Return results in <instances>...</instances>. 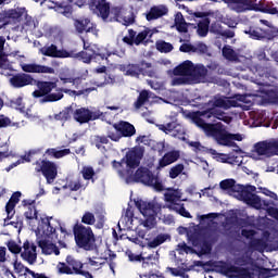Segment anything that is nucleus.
Masks as SVG:
<instances>
[{
    "label": "nucleus",
    "mask_w": 278,
    "mask_h": 278,
    "mask_svg": "<svg viewBox=\"0 0 278 278\" xmlns=\"http://www.w3.org/2000/svg\"><path fill=\"white\" fill-rule=\"evenodd\" d=\"M9 84L12 88H25L26 86H37L33 92L35 99H40L39 103H55L64 99V89L58 87V83L51 80H37L27 73L11 74Z\"/></svg>",
    "instance_id": "obj_1"
},
{
    "label": "nucleus",
    "mask_w": 278,
    "mask_h": 278,
    "mask_svg": "<svg viewBox=\"0 0 278 278\" xmlns=\"http://www.w3.org/2000/svg\"><path fill=\"white\" fill-rule=\"evenodd\" d=\"M214 268L215 273L219 275H224V277L228 278H273L275 274L273 269H268L266 267H262L257 264L249 267H238L232 265L231 263H227L225 261H215L211 264Z\"/></svg>",
    "instance_id": "obj_2"
},
{
    "label": "nucleus",
    "mask_w": 278,
    "mask_h": 278,
    "mask_svg": "<svg viewBox=\"0 0 278 278\" xmlns=\"http://www.w3.org/2000/svg\"><path fill=\"white\" fill-rule=\"evenodd\" d=\"M219 188L222 190H227L230 194H237L240 201L247 203L254 210H262V198L260 195L253 193L257 188L255 186H244L236 184V179L229 178L224 179L219 182Z\"/></svg>",
    "instance_id": "obj_3"
},
{
    "label": "nucleus",
    "mask_w": 278,
    "mask_h": 278,
    "mask_svg": "<svg viewBox=\"0 0 278 278\" xmlns=\"http://www.w3.org/2000/svg\"><path fill=\"white\" fill-rule=\"evenodd\" d=\"M238 100H233L231 98H215L213 101V108L198 111L191 114V121L197 125V127H203L204 125H210L203 118H212L216 116V109L220 108L222 110H231V108H238Z\"/></svg>",
    "instance_id": "obj_4"
},
{
    "label": "nucleus",
    "mask_w": 278,
    "mask_h": 278,
    "mask_svg": "<svg viewBox=\"0 0 278 278\" xmlns=\"http://www.w3.org/2000/svg\"><path fill=\"white\" fill-rule=\"evenodd\" d=\"M74 240L78 249L84 251H94L97 249V237L90 226L75 224L73 227Z\"/></svg>",
    "instance_id": "obj_5"
},
{
    "label": "nucleus",
    "mask_w": 278,
    "mask_h": 278,
    "mask_svg": "<svg viewBox=\"0 0 278 278\" xmlns=\"http://www.w3.org/2000/svg\"><path fill=\"white\" fill-rule=\"evenodd\" d=\"M135 205L146 218L142 222L143 227L147 229H153L157 225V204H155V202L137 200L135 201Z\"/></svg>",
    "instance_id": "obj_6"
},
{
    "label": "nucleus",
    "mask_w": 278,
    "mask_h": 278,
    "mask_svg": "<svg viewBox=\"0 0 278 278\" xmlns=\"http://www.w3.org/2000/svg\"><path fill=\"white\" fill-rule=\"evenodd\" d=\"M153 68V64L142 60L139 61L138 63H129V64H124L121 65L119 70L122 73L127 75L128 77H140L142 75L143 77H154L155 71L150 70Z\"/></svg>",
    "instance_id": "obj_7"
},
{
    "label": "nucleus",
    "mask_w": 278,
    "mask_h": 278,
    "mask_svg": "<svg viewBox=\"0 0 278 278\" xmlns=\"http://www.w3.org/2000/svg\"><path fill=\"white\" fill-rule=\"evenodd\" d=\"M134 179L138 184H143V186L153 188L156 192H163L164 190V185L160 180V177L155 176L153 172L147 167L137 168Z\"/></svg>",
    "instance_id": "obj_8"
},
{
    "label": "nucleus",
    "mask_w": 278,
    "mask_h": 278,
    "mask_svg": "<svg viewBox=\"0 0 278 278\" xmlns=\"http://www.w3.org/2000/svg\"><path fill=\"white\" fill-rule=\"evenodd\" d=\"M115 130H108V138L112 142H121L122 138H131L136 136V126L129 122L119 121L113 124Z\"/></svg>",
    "instance_id": "obj_9"
},
{
    "label": "nucleus",
    "mask_w": 278,
    "mask_h": 278,
    "mask_svg": "<svg viewBox=\"0 0 278 278\" xmlns=\"http://www.w3.org/2000/svg\"><path fill=\"white\" fill-rule=\"evenodd\" d=\"M204 126H200V129H203L204 134L210 138H213L217 144L224 147V144H229V136H227V129L223 123L215 124H202Z\"/></svg>",
    "instance_id": "obj_10"
},
{
    "label": "nucleus",
    "mask_w": 278,
    "mask_h": 278,
    "mask_svg": "<svg viewBox=\"0 0 278 278\" xmlns=\"http://www.w3.org/2000/svg\"><path fill=\"white\" fill-rule=\"evenodd\" d=\"M35 173H41L47 184H53L58 179V164L51 161H36Z\"/></svg>",
    "instance_id": "obj_11"
},
{
    "label": "nucleus",
    "mask_w": 278,
    "mask_h": 278,
    "mask_svg": "<svg viewBox=\"0 0 278 278\" xmlns=\"http://www.w3.org/2000/svg\"><path fill=\"white\" fill-rule=\"evenodd\" d=\"M89 10L108 23V18H110V2L108 0H89Z\"/></svg>",
    "instance_id": "obj_12"
},
{
    "label": "nucleus",
    "mask_w": 278,
    "mask_h": 278,
    "mask_svg": "<svg viewBox=\"0 0 278 278\" xmlns=\"http://www.w3.org/2000/svg\"><path fill=\"white\" fill-rule=\"evenodd\" d=\"M74 27L77 34H93V36H99V29H97V24H93L89 17H80L74 20Z\"/></svg>",
    "instance_id": "obj_13"
},
{
    "label": "nucleus",
    "mask_w": 278,
    "mask_h": 278,
    "mask_svg": "<svg viewBox=\"0 0 278 278\" xmlns=\"http://www.w3.org/2000/svg\"><path fill=\"white\" fill-rule=\"evenodd\" d=\"M73 116H74V121H76V123L84 125L86 123H90V121L99 119L101 115L97 112L90 111V109L80 108V109H76L74 111Z\"/></svg>",
    "instance_id": "obj_14"
},
{
    "label": "nucleus",
    "mask_w": 278,
    "mask_h": 278,
    "mask_svg": "<svg viewBox=\"0 0 278 278\" xmlns=\"http://www.w3.org/2000/svg\"><path fill=\"white\" fill-rule=\"evenodd\" d=\"M142 160V152L138 149H132L126 152L123 162L126 164L128 170H136L140 166Z\"/></svg>",
    "instance_id": "obj_15"
},
{
    "label": "nucleus",
    "mask_w": 278,
    "mask_h": 278,
    "mask_svg": "<svg viewBox=\"0 0 278 278\" xmlns=\"http://www.w3.org/2000/svg\"><path fill=\"white\" fill-rule=\"evenodd\" d=\"M58 225H60V223H58L56 219L46 216L41 218L40 229L43 236L53 239L55 231H58Z\"/></svg>",
    "instance_id": "obj_16"
},
{
    "label": "nucleus",
    "mask_w": 278,
    "mask_h": 278,
    "mask_svg": "<svg viewBox=\"0 0 278 278\" xmlns=\"http://www.w3.org/2000/svg\"><path fill=\"white\" fill-rule=\"evenodd\" d=\"M41 55H46V58H59V59H66L71 56L66 49H58V46L51 43L48 47H42L40 49Z\"/></svg>",
    "instance_id": "obj_17"
},
{
    "label": "nucleus",
    "mask_w": 278,
    "mask_h": 278,
    "mask_svg": "<svg viewBox=\"0 0 278 278\" xmlns=\"http://www.w3.org/2000/svg\"><path fill=\"white\" fill-rule=\"evenodd\" d=\"M23 249L24 251L21 253L22 260L30 265L36 264V260H38V253H36V245L34 243H29V241H25L23 244Z\"/></svg>",
    "instance_id": "obj_18"
},
{
    "label": "nucleus",
    "mask_w": 278,
    "mask_h": 278,
    "mask_svg": "<svg viewBox=\"0 0 278 278\" xmlns=\"http://www.w3.org/2000/svg\"><path fill=\"white\" fill-rule=\"evenodd\" d=\"M218 242V235H208V240L203 239L201 244L198 247L200 248L199 252H195L199 257L203 255H210L212 253V247Z\"/></svg>",
    "instance_id": "obj_19"
},
{
    "label": "nucleus",
    "mask_w": 278,
    "mask_h": 278,
    "mask_svg": "<svg viewBox=\"0 0 278 278\" xmlns=\"http://www.w3.org/2000/svg\"><path fill=\"white\" fill-rule=\"evenodd\" d=\"M193 71L194 63H192L190 60H187L173 70V75L176 77H191Z\"/></svg>",
    "instance_id": "obj_20"
},
{
    "label": "nucleus",
    "mask_w": 278,
    "mask_h": 278,
    "mask_svg": "<svg viewBox=\"0 0 278 278\" xmlns=\"http://www.w3.org/2000/svg\"><path fill=\"white\" fill-rule=\"evenodd\" d=\"M22 205L23 207L26 208L24 216L27 220H38V210L36 208V200H23Z\"/></svg>",
    "instance_id": "obj_21"
},
{
    "label": "nucleus",
    "mask_w": 278,
    "mask_h": 278,
    "mask_svg": "<svg viewBox=\"0 0 278 278\" xmlns=\"http://www.w3.org/2000/svg\"><path fill=\"white\" fill-rule=\"evenodd\" d=\"M181 157V153L179 150H172L166 152L162 159L159 160L157 168H166V166H170V164H175Z\"/></svg>",
    "instance_id": "obj_22"
},
{
    "label": "nucleus",
    "mask_w": 278,
    "mask_h": 278,
    "mask_svg": "<svg viewBox=\"0 0 278 278\" xmlns=\"http://www.w3.org/2000/svg\"><path fill=\"white\" fill-rule=\"evenodd\" d=\"M273 2H266L265 0H261L258 3L257 1H254V4H252V11L254 12H262L263 14H278L277 8L274 7Z\"/></svg>",
    "instance_id": "obj_23"
},
{
    "label": "nucleus",
    "mask_w": 278,
    "mask_h": 278,
    "mask_svg": "<svg viewBox=\"0 0 278 278\" xmlns=\"http://www.w3.org/2000/svg\"><path fill=\"white\" fill-rule=\"evenodd\" d=\"M22 71L24 73H47L49 75H53L55 73V70L53 67H49L46 65H38L36 63L30 64H22Z\"/></svg>",
    "instance_id": "obj_24"
},
{
    "label": "nucleus",
    "mask_w": 278,
    "mask_h": 278,
    "mask_svg": "<svg viewBox=\"0 0 278 278\" xmlns=\"http://www.w3.org/2000/svg\"><path fill=\"white\" fill-rule=\"evenodd\" d=\"M168 14V8L166 5L151 7L150 11L146 14L147 21H157V18H162V16H166Z\"/></svg>",
    "instance_id": "obj_25"
},
{
    "label": "nucleus",
    "mask_w": 278,
    "mask_h": 278,
    "mask_svg": "<svg viewBox=\"0 0 278 278\" xmlns=\"http://www.w3.org/2000/svg\"><path fill=\"white\" fill-rule=\"evenodd\" d=\"M38 247L41 249L43 255H60V248L54 243L47 241V240H39Z\"/></svg>",
    "instance_id": "obj_26"
},
{
    "label": "nucleus",
    "mask_w": 278,
    "mask_h": 278,
    "mask_svg": "<svg viewBox=\"0 0 278 278\" xmlns=\"http://www.w3.org/2000/svg\"><path fill=\"white\" fill-rule=\"evenodd\" d=\"M81 40L84 42V51H90L92 60H108L110 58V53L108 52V50H101L99 48L97 50H93L91 46L86 45V39L81 38Z\"/></svg>",
    "instance_id": "obj_27"
},
{
    "label": "nucleus",
    "mask_w": 278,
    "mask_h": 278,
    "mask_svg": "<svg viewBox=\"0 0 278 278\" xmlns=\"http://www.w3.org/2000/svg\"><path fill=\"white\" fill-rule=\"evenodd\" d=\"M228 5H238L237 12H244V10H252L254 1L257 0H222Z\"/></svg>",
    "instance_id": "obj_28"
},
{
    "label": "nucleus",
    "mask_w": 278,
    "mask_h": 278,
    "mask_svg": "<svg viewBox=\"0 0 278 278\" xmlns=\"http://www.w3.org/2000/svg\"><path fill=\"white\" fill-rule=\"evenodd\" d=\"M254 153L256 155H264L265 157H273V152L270 150V141H261L254 144Z\"/></svg>",
    "instance_id": "obj_29"
},
{
    "label": "nucleus",
    "mask_w": 278,
    "mask_h": 278,
    "mask_svg": "<svg viewBox=\"0 0 278 278\" xmlns=\"http://www.w3.org/2000/svg\"><path fill=\"white\" fill-rule=\"evenodd\" d=\"M68 54H70L68 58H73L75 60H81L84 62V64H90L93 60L92 52H90L88 50H83L80 52L71 50V51H68Z\"/></svg>",
    "instance_id": "obj_30"
},
{
    "label": "nucleus",
    "mask_w": 278,
    "mask_h": 278,
    "mask_svg": "<svg viewBox=\"0 0 278 278\" xmlns=\"http://www.w3.org/2000/svg\"><path fill=\"white\" fill-rule=\"evenodd\" d=\"M127 255H128L129 262H142L143 268H147V266H149V262L153 260V255L143 257L142 254H135L131 251L127 252Z\"/></svg>",
    "instance_id": "obj_31"
},
{
    "label": "nucleus",
    "mask_w": 278,
    "mask_h": 278,
    "mask_svg": "<svg viewBox=\"0 0 278 278\" xmlns=\"http://www.w3.org/2000/svg\"><path fill=\"white\" fill-rule=\"evenodd\" d=\"M46 155L54 157V160H60L62 157H66V155H71V149L58 150L55 148H49L46 150Z\"/></svg>",
    "instance_id": "obj_32"
},
{
    "label": "nucleus",
    "mask_w": 278,
    "mask_h": 278,
    "mask_svg": "<svg viewBox=\"0 0 278 278\" xmlns=\"http://www.w3.org/2000/svg\"><path fill=\"white\" fill-rule=\"evenodd\" d=\"M150 99H151V92L147 89L141 90L135 102L136 110H140V108H142L144 103L149 102Z\"/></svg>",
    "instance_id": "obj_33"
},
{
    "label": "nucleus",
    "mask_w": 278,
    "mask_h": 278,
    "mask_svg": "<svg viewBox=\"0 0 278 278\" xmlns=\"http://www.w3.org/2000/svg\"><path fill=\"white\" fill-rule=\"evenodd\" d=\"M227 136H228V143H224V147H236L237 150H235V152L242 153V149H240V147H238V143H236V141H233V140H237L238 142H241L242 135H240V134L231 135V134L227 132Z\"/></svg>",
    "instance_id": "obj_34"
},
{
    "label": "nucleus",
    "mask_w": 278,
    "mask_h": 278,
    "mask_svg": "<svg viewBox=\"0 0 278 278\" xmlns=\"http://www.w3.org/2000/svg\"><path fill=\"white\" fill-rule=\"evenodd\" d=\"M197 33L201 38H205L210 34V18L206 17L198 23Z\"/></svg>",
    "instance_id": "obj_35"
},
{
    "label": "nucleus",
    "mask_w": 278,
    "mask_h": 278,
    "mask_svg": "<svg viewBox=\"0 0 278 278\" xmlns=\"http://www.w3.org/2000/svg\"><path fill=\"white\" fill-rule=\"evenodd\" d=\"M152 37H153V33L149 28L143 29L142 31L138 33V35L135 36L136 47H140V45H142V42H144L147 38H152Z\"/></svg>",
    "instance_id": "obj_36"
},
{
    "label": "nucleus",
    "mask_w": 278,
    "mask_h": 278,
    "mask_svg": "<svg viewBox=\"0 0 278 278\" xmlns=\"http://www.w3.org/2000/svg\"><path fill=\"white\" fill-rule=\"evenodd\" d=\"M191 77H193L194 81H201V79H205V77H207V68H205V66L194 67L193 65Z\"/></svg>",
    "instance_id": "obj_37"
},
{
    "label": "nucleus",
    "mask_w": 278,
    "mask_h": 278,
    "mask_svg": "<svg viewBox=\"0 0 278 278\" xmlns=\"http://www.w3.org/2000/svg\"><path fill=\"white\" fill-rule=\"evenodd\" d=\"M26 14H27V9L25 8L12 9L8 12L9 18H13V21H21L23 16Z\"/></svg>",
    "instance_id": "obj_38"
},
{
    "label": "nucleus",
    "mask_w": 278,
    "mask_h": 278,
    "mask_svg": "<svg viewBox=\"0 0 278 278\" xmlns=\"http://www.w3.org/2000/svg\"><path fill=\"white\" fill-rule=\"evenodd\" d=\"M168 240V235H157L152 241L148 242V248L149 249H157L161 244H164Z\"/></svg>",
    "instance_id": "obj_39"
},
{
    "label": "nucleus",
    "mask_w": 278,
    "mask_h": 278,
    "mask_svg": "<svg viewBox=\"0 0 278 278\" xmlns=\"http://www.w3.org/2000/svg\"><path fill=\"white\" fill-rule=\"evenodd\" d=\"M266 247H268V244L266 243V240H264L263 238H254L250 241V249H252L253 251H264Z\"/></svg>",
    "instance_id": "obj_40"
},
{
    "label": "nucleus",
    "mask_w": 278,
    "mask_h": 278,
    "mask_svg": "<svg viewBox=\"0 0 278 278\" xmlns=\"http://www.w3.org/2000/svg\"><path fill=\"white\" fill-rule=\"evenodd\" d=\"M192 84V78L187 76L174 77L172 79L170 86H190Z\"/></svg>",
    "instance_id": "obj_41"
},
{
    "label": "nucleus",
    "mask_w": 278,
    "mask_h": 278,
    "mask_svg": "<svg viewBox=\"0 0 278 278\" xmlns=\"http://www.w3.org/2000/svg\"><path fill=\"white\" fill-rule=\"evenodd\" d=\"M156 49L160 51V53H170L174 47L173 43L161 40L156 41Z\"/></svg>",
    "instance_id": "obj_42"
},
{
    "label": "nucleus",
    "mask_w": 278,
    "mask_h": 278,
    "mask_svg": "<svg viewBox=\"0 0 278 278\" xmlns=\"http://www.w3.org/2000/svg\"><path fill=\"white\" fill-rule=\"evenodd\" d=\"M71 114H73V106H67L59 114L55 115L56 121H71Z\"/></svg>",
    "instance_id": "obj_43"
},
{
    "label": "nucleus",
    "mask_w": 278,
    "mask_h": 278,
    "mask_svg": "<svg viewBox=\"0 0 278 278\" xmlns=\"http://www.w3.org/2000/svg\"><path fill=\"white\" fill-rule=\"evenodd\" d=\"M174 138H178V140H186V128L181 124L176 122V126L173 131Z\"/></svg>",
    "instance_id": "obj_44"
},
{
    "label": "nucleus",
    "mask_w": 278,
    "mask_h": 278,
    "mask_svg": "<svg viewBox=\"0 0 278 278\" xmlns=\"http://www.w3.org/2000/svg\"><path fill=\"white\" fill-rule=\"evenodd\" d=\"M184 164L179 163L175 166L170 167L169 169V178L170 179H177L178 176H180L184 173Z\"/></svg>",
    "instance_id": "obj_45"
},
{
    "label": "nucleus",
    "mask_w": 278,
    "mask_h": 278,
    "mask_svg": "<svg viewBox=\"0 0 278 278\" xmlns=\"http://www.w3.org/2000/svg\"><path fill=\"white\" fill-rule=\"evenodd\" d=\"M93 144L98 149H101L103 144H110V137H108V135L106 136L96 135L93 137Z\"/></svg>",
    "instance_id": "obj_46"
},
{
    "label": "nucleus",
    "mask_w": 278,
    "mask_h": 278,
    "mask_svg": "<svg viewBox=\"0 0 278 278\" xmlns=\"http://www.w3.org/2000/svg\"><path fill=\"white\" fill-rule=\"evenodd\" d=\"M66 262L68 266L72 267V270L73 273H75V275H77V270H80L81 268H84V264L73 257H67Z\"/></svg>",
    "instance_id": "obj_47"
},
{
    "label": "nucleus",
    "mask_w": 278,
    "mask_h": 278,
    "mask_svg": "<svg viewBox=\"0 0 278 278\" xmlns=\"http://www.w3.org/2000/svg\"><path fill=\"white\" fill-rule=\"evenodd\" d=\"M123 42L125 45H128V47H134L136 45V30L134 29H128V36L123 37Z\"/></svg>",
    "instance_id": "obj_48"
},
{
    "label": "nucleus",
    "mask_w": 278,
    "mask_h": 278,
    "mask_svg": "<svg viewBox=\"0 0 278 278\" xmlns=\"http://www.w3.org/2000/svg\"><path fill=\"white\" fill-rule=\"evenodd\" d=\"M81 223L83 225H94L97 223V218L91 212L87 211L81 217Z\"/></svg>",
    "instance_id": "obj_49"
},
{
    "label": "nucleus",
    "mask_w": 278,
    "mask_h": 278,
    "mask_svg": "<svg viewBox=\"0 0 278 278\" xmlns=\"http://www.w3.org/2000/svg\"><path fill=\"white\" fill-rule=\"evenodd\" d=\"M175 27L179 34H188L189 27H193L194 29H197V25L187 22L175 24Z\"/></svg>",
    "instance_id": "obj_50"
},
{
    "label": "nucleus",
    "mask_w": 278,
    "mask_h": 278,
    "mask_svg": "<svg viewBox=\"0 0 278 278\" xmlns=\"http://www.w3.org/2000/svg\"><path fill=\"white\" fill-rule=\"evenodd\" d=\"M81 175L86 181H90V179L94 178V175H96L94 168H92L91 166H87V167L85 166L81 169Z\"/></svg>",
    "instance_id": "obj_51"
},
{
    "label": "nucleus",
    "mask_w": 278,
    "mask_h": 278,
    "mask_svg": "<svg viewBox=\"0 0 278 278\" xmlns=\"http://www.w3.org/2000/svg\"><path fill=\"white\" fill-rule=\"evenodd\" d=\"M67 187L71 192H77L84 188V185L81 184V179L78 178L77 180H70Z\"/></svg>",
    "instance_id": "obj_52"
},
{
    "label": "nucleus",
    "mask_w": 278,
    "mask_h": 278,
    "mask_svg": "<svg viewBox=\"0 0 278 278\" xmlns=\"http://www.w3.org/2000/svg\"><path fill=\"white\" fill-rule=\"evenodd\" d=\"M165 201L169 203V205H173L174 203L181 201V195L177 194L176 192H168L165 193Z\"/></svg>",
    "instance_id": "obj_53"
},
{
    "label": "nucleus",
    "mask_w": 278,
    "mask_h": 278,
    "mask_svg": "<svg viewBox=\"0 0 278 278\" xmlns=\"http://www.w3.org/2000/svg\"><path fill=\"white\" fill-rule=\"evenodd\" d=\"M16 207V204H13L12 202H7L5 204V212H7V220H12L14 218V214L16 211H14Z\"/></svg>",
    "instance_id": "obj_54"
},
{
    "label": "nucleus",
    "mask_w": 278,
    "mask_h": 278,
    "mask_svg": "<svg viewBox=\"0 0 278 278\" xmlns=\"http://www.w3.org/2000/svg\"><path fill=\"white\" fill-rule=\"evenodd\" d=\"M245 34H249L250 38L253 40H262V38H264V34L260 33L253 27H250L248 30H245Z\"/></svg>",
    "instance_id": "obj_55"
},
{
    "label": "nucleus",
    "mask_w": 278,
    "mask_h": 278,
    "mask_svg": "<svg viewBox=\"0 0 278 278\" xmlns=\"http://www.w3.org/2000/svg\"><path fill=\"white\" fill-rule=\"evenodd\" d=\"M13 267H14V270L15 273H17V275H24V277L27 276V268L29 267H25V265H23V263H17V261H15L13 263Z\"/></svg>",
    "instance_id": "obj_56"
},
{
    "label": "nucleus",
    "mask_w": 278,
    "mask_h": 278,
    "mask_svg": "<svg viewBox=\"0 0 278 278\" xmlns=\"http://www.w3.org/2000/svg\"><path fill=\"white\" fill-rule=\"evenodd\" d=\"M8 249L10 253H13L14 255H18V253L23 251V248H21V245H18V243H16L15 241H9Z\"/></svg>",
    "instance_id": "obj_57"
},
{
    "label": "nucleus",
    "mask_w": 278,
    "mask_h": 278,
    "mask_svg": "<svg viewBox=\"0 0 278 278\" xmlns=\"http://www.w3.org/2000/svg\"><path fill=\"white\" fill-rule=\"evenodd\" d=\"M222 53L226 60H233V58H236V52L229 46H225Z\"/></svg>",
    "instance_id": "obj_58"
},
{
    "label": "nucleus",
    "mask_w": 278,
    "mask_h": 278,
    "mask_svg": "<svg viewBox=\"0 0 278 278\" xmlns=\"http://www.w3.org/2000/svg\"><path fill=\"white\" fill-rule=\"evenodd\" d=\"M11 105L15 108V110H20V112H25V103L23 102L22 97H18L15 100L11 101Z\"/></svg>",
    "instance_id": "obj_59"
},
{
    "label": "nucleus",
    "mask_w": 278,
    "mask_h": 278,
    "mask_svg": "<svg viewBox=\"0 0 278 278\" xmlns=\"http://www.w3.org/2000/svg\"><path fill=\"white\" fill-rule=\"evenodd\" d=\"M59 8L63 10L62 14L64 16H71V14H73V5L66 4V2L59 3Z\"/></svg>",
    "instance_id": "obj_60"
},
{
    "label": "nucleus",
    "mask_w": 278,
    "mask_h": 278,
    "mask_svg": "<svg viewBox=\"0 0 278 278\" xmlns=\"http://www.w3.org/2000/svg\"><path fill=\"white\" fill-rule=\"evenodd\" d=\"M59 273H61V275H74L71 265H66V263H60Z\"/></svg>",
    "instance_id": "obj_61"
},
{
    "label": "nucleus",
    "mask_w": 278,
    "mask_h": 278,
    "mask_svg": "<svg viewBox=\"0 0 278 278\" xmlns=\"http://www.w3.org/2000/svg\"><path fill=\"white\" fill-rule=\"evenodd\" d=\"M232 166H241L242 164V156H238L233 153H229V163Z\"/></svg>",
    "instance_id": "obj_62"
},
{
    "label": "nucleus",
    "mask_w": 278,
    "mask_h": 278,
    "mask_svg": "<svg viewBox=\"0 0 278 278\" xmlns=\"http://www.w3.org/2000/svg\"><path fill=\"white\" fill-rule=\"evenodd\" d=\"M264 38H267L268 40H273L275 36H277V28L271 27L263 30Z\"/></svg>",
    "instance_id": "obj_63"
},
{
    "label": "nucleus",
    "mask_w": 278,
    "mask_h": 278,
    "mask_svg": "<svg viewBox=\"0 0 278 278\" xmlns=\"http://www.w3.org/2000/svg\"><path fill=\"white\" fill-rule=\"evenodd\" d=\"M190 241L193 247H199L203 242V239L200 237V235L193 233L190 236Z\"/></svg>",
    "instance_id": "obj_64"
}]
</instances>
